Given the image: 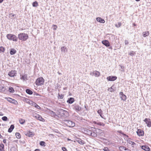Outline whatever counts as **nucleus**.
<instances>
[{
	"instance_id": "nucleus-45",
	"label": "nucleus",
	"mask_w": 151,
	"mask_h": 151,
	"mask_svg": "<svg viewBox=\"0 0 151 151\" xmlns=\"http://www.w3.org/2000/svg\"><path fill=\"white\" fill-rule=\"evenodd\" d=\"M118 25L117 24H115V25L116 27H120L121 25L122 24L121 22H119L118 23Z\"/></svg>"
},
{
	"instance_id": "nucleus-36",
	"label": "nucleus",
	"mask_w": 151,
	"mask_h": 151,
	"mask_svg": "<svg viewBox=\"0 0 151 151\" xmlns=\"http://www.w3.org/2000/svg\"><path fill=\"white\" fill-rule=\"evenodd\" d=\"M64 97V95L62 94H58V99H63Z\"/></svg>"
},
{
	"instance_id": "nucleus-1",
	"label": "nucleus",
	"mask_w": 151,
	"mask_h": 151,
	"mask_svg": "<svg viewBox=\"0 0 151 151\" xmlns=\"http://www.w3.org/2000/svg\"><path fill=\"white\" fill-rule=\"evenodd\" d=\"M57 111L58 114L59 115L63 117H67L69 115V113L67 111L61 109H58Z\"/></svg>"
},
{
	"instance_id": "nucleus-24",
	"label": "nucleus",
	"mask_w": 151,
	"mask_h": 151,
	"mask_svg": "<svg viewBox=\"0 0 151 151\" xmlns=\"http://www.w3.org/2000/svg\"><path fill=\"white\" fill-rule=\"evenodd\" d=\"M17 52L16 50L14 49H11L10 51V53L11 55L15 54Z\"/></svg>"
},
{
	"instance_id": "nucleus-15",
	"label": "nucleus",
	"mask_w": 151,
	"mask_h": 151,
	"mask_svg": "<svg viewBox=\"0 0 151 151\" xmlns=\"http://www.w3.org/2000/svg\"><path fill=\"white\" fill-rule=\"evenodd\" d=\"M137 132V134L139 136H143L144 135V132L141 129H138Z\"/></svg>"
},
{
	"instance_id": "nucleus-50",
	"label": "nucleus",
	"mask_w": 151,
	"mask_h": 151,
	"mask_svg": "<svg viewBox=\"0 0 151 151\" xmlns=\"http://www.w3.org/2000/svg\"><path fill=\"white\" fill-rule=\"evenodd\" d=\"M134 54L133 51H131L129 53V55L131 56H133L134 55Z\"/></svg>"
},
{
	"instance_id": "nucleus-61",
	"label": "nucleus",
	"mask_w": 151,
	"mask_h": 151,
	"mask_svg": "<svg viewBox=\"0 0 151 151\" xmlns=\"http://www.w3.org/2000/svg\"><path fill=\"white\" fill-rule=\"evenodd\" d=\"M0 138H2V136L0 134Z\"/></svg>"
},
{
	"instance_id": "nucleus-64",
	"label": "nucleus",
	"mask_w": 151,
	"mask_h": 151,
	"mask_svg": "<svg viewBox=\"0 0 151 151\" xmlns=\"http://www.w3.org/2000/svg\"><path fill=\"white\" fill-rule=\"evenodd\" d=\"M133 25H134V26H137V24H134V23L133 24Z\"/></svg>"
},
{
	"instance_id": "nucleus-35",
	"label": "nucleus",
	"mask_w": 151,
	"mask_h": 151,
	"mask_svg": "<svg viewBox=\"0 0 151 151\" xmlns=\"http://www.w3.org/2000/svg\"><path fill=\"white\" fill-rule=\"evenodd\" d=\"M5 49L3 47L1 46L0 47V52H4Z\"/></svg>"
},
{
	"instance_id": "nucleus-49",
	"label": "nucleus",
	"mask_w": 151,
	"mask_h": 151,
	"mask_svg": "<svg viewBox=\"0 0 151 151\" xmlns=\"http://www.w3.org/2000/svg\"><path fill=\"white\" fill-rule=\"evenodd\" d=\"M62 149L63 151H68L67 149L64 147H62Z\"/></svg>"
},
{
	"instance_id": "nucleus-5",
	"label": "nucleus",
	"mask_w": 151,
	"mask_h": 151,
	"mask_svg": "<svg viewBox=\"0 0 151 151\" xmlns=\"http://www.w3.org/2000/svg\"><path fill=\"white\" fill-rule=\"evenodd\" d=\"M44 83V80L42 77L38 78L36 80V83L37 85L39 86L43 85Z\"/></svg>"
},
{
	"instance_id": "nucleus-63",
	"label": "nucleus",
	"mask_w": 151,
	"mask_h": 151,
	"mask_svg": "<svg viewBox=\"0 0 151 151\" xmlns=\"http://www.w3.org/2000/svg\"><path fill=\"white\" fill-rule=\"evenodd\" d=\"M4 0H0V3H1Z\"/></svg>"
},
{
	"instance_id": "nucleus-18",
	"label": "nucleus",
	"mask_w": 151,
	"mask_h": 151,
	"mask_svg": "<svg viewBox=\"0 0 151 151\" xmlns=\"http://www.w3.org/2000/svg\"><path fill=\"white\" fill-rule=\"evenodd\" d=\"M35 117L37 119H38L40 121L44 122L45 121V119L39 115H37L36 116H35Z\"/></svg>"
},
{
	"instance_id": "nucleus-57",
	"label": "nucleus",
	"mask_w": 151,
	"mask_h": 151,
	"mask_svg": "<svg viewBox=\"0 0 151 151\" xmlns=\"http://www.w3.org/2000/svg\"><path fill=\"white\" fill-rule=\"evenodd\" d=\"M126 151H131L130 150H129V149H128V148H127L126 149V150H125Z\"/></svg>"
},
{
	"instance_id": "nucleus-26",
	"label": "nucleus",
	"mask_w": 151,
	"mask_h": 151,
	"mask_svg": "<svg viewBox=\"0 0 151 151\" xmlns=\"http://www.w3.org/2000/svg\"><path fill=\"white\" fill-rule=\"evenodd\" d=\"M127 148L123 146H120L119 147V150L121 151H124L126 150Z\"/></svg>"
},
{
	"instance_id": "nucleus-19",
	"label": "nucleus",
	"mask_w": 151,
	"mask_h": 151,
	"mask_svg": "<svg viewBox=\"0 0 151 151\" xmlns=\"http://www.w3.org/2000/svg\"><path fill=\"white\" fill-rule=\"evenodd\" d=\"M96 20L101 23H104L105 22V20L100 17H97L96 19Z\"/></svg>"
},
{
	"instance_id": "nucleus-21",
	"label": "nucleus",
	"mask_w": 151,
	"mask_h": 151,
	"mask_svg": "<svg viewBox=\"0 0 151 151\" xmlns=\"http://www.w3.org/2000/svg\"><path fill=\"white\" fill-rule=\"evenodd\" d=\"M127 142L128 143L131 144L132 146L133 147H135L136 146V144L134 142L130 140H128Z\"/></svg>"
},
{
	"instance_id": "nucleus-55",
	"label": "nucleus",
	"mask_w": 151,
	"mask_h": 151,
	"mask_svg": "<svg viewBox=\"0 0 151 151\" xmlns=\"http://www.w3.org/2000/svg\"><path fill=\"white\" fill-rule=\"evenodd\" d=\"M34 95H36V96L40 95L38 93H35Z\"/></svg>"
},
{
	"instance_id": "nucleus-12",
	"label": "nucleus",
	"mask_w": 151,
	"mask_h": 151,
	"mask_svg": "<svg viewBox=\"0 0 151 151\" xmlns=\"http://www.w3.org/2000/svg\"><path fill=\"white\" fill-rule=\"evenodd\" d=\"M29 104H32V106L36 107L38 109H40L41 108V107L39 106L32 101H31L29 102Z\"/></svg>"
},
{
	"instance_id": "nucleus-37",
	"label": "nucleus",
	"mask_w": 151,
	"mask_h": 151,
	"mask_svg": "<svg viewBox=\"0 0 151 151\" xmlns=\"http://www.w3.org/2000/svg\"><path fill=\"white\" fill-rule=\"evenodd\" d=\"M78 142L80 144L83 145L84 144V142L81 139L78 140Z\"/></svg>"
},
{
	"instance_id": "nucleus-33",
	"label": "nucleus",
	"mask_w": 151,
	"mask_h": 151,
	"mask_svg": "<svg viewBox=\"0 0 151 151\" xmlns=\"http://www.w3.org/2000/svg\"><path fill=\"white\" fill-rule=\"evenodd\" d=\"M40 144L41 146H43L44 147L46 145L45 142L42 141H41L40 142Z\"/></svg>"
},
{
	"instance_id": "nucleus-20",
	"label": "nucleus",
	"mask_w": 151,
	"mask_h": 151,
	"mask_svg": "<svg viewBox=\"0 0 151 151\" xmlns=\"http://www.w3.org/2000/svg\"><path fill=\"white\" fill-rule=\"evenodd\" d=\"M74 101V99L73 98H70L67 101V102L69 104L73 103Z\"/></svg>"
},
{
	"instance_id": "nucleus-58",
	"label": "nucleus",
	"mask_w": 151,
	"mask_h": 151,
	"mask_svg": "<svg viewBox=\"0 0 151 151\" xmlns=\"http://www.w3.org/2000/svg\"><path fill=\"white\" fill-rule=\"evenodd\" d=\"M35 151H40V150L38 149H36L35 150Z\"/></svg>"
},
{
	"instance_id": "nucleus-30",
	"label": "nucleus",
	"mask_w": 151,
	"mask_h": 151,
	"mask_svg": "<svg viewBox=\"0 0 151 151\" xmlns=\"http://www.w3.org/2000/svg\"><path fill=\"white\" fill-rule=\"evenodd\" d=\"M15 135L17 139H20L21 137L20 134L18 132H16Z\"/></svg>"
},
{
	"instance_id": "nucleus-25",
	"label": "nucleus",
	"mask_w": 151,
	"mask_h": 151,
	"mask_svg": "<svg viewBox=\"0 0 151 151\" xmlns=\"http://www.w3.org/2000/svg\"><path fill=\"white\" fill-rule=\"evenodd\" d=\"M102 111L101 109L97 111L98 113L101 116V118L105 119V118L104 117V115H103V116L102 115Z\"/></svg>"
},
{
	"instance_id": "nucleus-14",
	"label": "nucleus",
	"mask_w": 151,
	"mask_h": 151,
	"mask_svg": "<svg viewBox=\"0 0 151 151\" xmlns=\"http://www.w3.org/2000/svg\"><path fill=\"white\" fill-rule=\"evenodd\" d=\"M120 98L122 100L124 101H125L126 100L127 97L122 92H120Z\"/></svg>"
},
{
	"instance_id": "nucleus-31",
	"label": "nucleus",
	"mask_w": 151,
	"mask_h": 151,
	"mask_svg": "<svg viewBox=\"0 0 151 151\" xmlns=\"http://www.w3.org/2000/svg\"><path fill=\"white\" fill-rule=\"evenodd\" d=\"M19 122L20 124H23L25 122V120L22 119H19Z\"/></svg>"
},
{
	"instance_id": "nucleus-39",
	"label": "nucleus",
	"mask_w": 151,
	"mask_h": 151,
	"mask_svg": "<svg viewBox=\"0 0 151 151\" xmlns=\"http://www.w3.org/2000/svg\"><path fill=\"white\" fill-rule=\"evenodd\" d=\"M65 50H66V48L65 47L63 46L61 47V51H63L64 52H65Z\"/></svg>"
},
{
	"instance_id": "nucleus-7",
	"label": "nucleus",
	"mask_w": 151,
	"mask_h": 151,
	"mask_svg": "<svg viewBox=\"0 0 151 151\" xmlns=\"http://www.w3.org/2000/svg\"><path fill=\"white\" fill-rule=\"evenodd\" d=\"M90 74L92 76H94L96 77H98L100 76V73L98 71L95 70L93 71L92 72H91Z\"/></svg>"
},
{
	"instance_id": "nucleus-60",
	"label": "nucleus",
	"mask_w": 151,
	"mask_h": 151,
	"mask_svg": "<svg viewBox=\"0 0 151 151\" xmlns=\"http://www.w3.org/2000/svg\"><path fill=\"white\" fill-rule=\"evenodd\" d=\"M86 105H85V106H84V107L86 109V110H87V109L86 108Z\"/></svg>"
},
{
	"instance_id": "nucleus-38",
	"label": "nucleus",
	"mask_w": 151,
	"mask_h": 151,
	"mask_svg": "<svg viewBox=\"0 0 151 151\" xmlns=\"http://www.w3.org/2000/svg\"><path fill=\"white\" fill-rule=\"evenodd\" d=\"M17 150L16 147L14 146L12 147L10 149L11 151H17Z\"/></svg>"
},
{
	"instance_id": "nucleus-40",
	"label": "nucleus",
	"mask_w": 151,
	"mask_h": 151,
	"mask_svg": "<svg viewBox=\"0 0 151 151\" xmlns=\"http://www.w3.org/2000/svg\"><path fill=\"white\" fill-rule=\"evenodd\" d=\"M38 5V3L37 1H35L32 4V6L34 7H36Z\"/></svg>"
},
{
	"instance_id": "nucleus-53",
	"label": "nucleus",
	"mask_w": 151,
	"mask_h": 151,
	"mask_svg": "<svg viewBox=\"0 0 151 151\" xmlns=\"http://www.w3.org/2000/svg\"><path fill=\"white\" fill-rule=\"evenodd\" d=\"M124 42L125 45H128L129 43L128 41L127 40H125Z\"/></svg>"
},
{
	"instance_id": "nucleus-62",
	"label": "nucleus",
	"mask_w": 151,
	"mask_h": 151,
	"mask_svg": "<svg viewBox=\"0 0 151 151\" xmlns=\"http://www.w3.org/2000/svg\"><path fill=\"white\" fill-rule=\"evenodd\" d=\"M58 73L59 74V75H61V73H60L59 72H58Z\"/></svg>"
},
{
	"instance_id": "nucleus-10",
	"label": "nucleus",
	"mask_w": 151,
	"mask_h": 151,
	"mask_svg": "<svg viewBox=\"0 0 151 151\" xmlns=\"http://www.w3.org/2000/svg\"><path fill=\"white\" fill-rule=\"evenodd\" d=\"M117 77L116 76H110L108 77L106 79L109 81H114L117 79Z\"/></svg>"
},
{
	"instance_id": "nucleus-3",
	"label": "nucleus",
	"mask_w": 151,
	"mask_h": 151,
	"mask_svg": "<svg viewBox=\"0 0 151 151\" xmlns=\"http://www.w3.org/2000/svg\"><path fill=\"white\" fill-rule=\"evenodd\" d=\"M7 38L10 40L17 42L18 40V38L14 35L9 34L6 35Z\"/></svg>"
},
{
	"instance_id": "nucleus-54",
	"label": "nucleus",
	"mask_w": 151,
	"mask_h": 151,
	"mask_svg": "<svg viewBox=\"0 0 151 151\" xmlns=\"http://www.w3.org/2000/svg\"><path fill=\"white\" fill-rule=\"evenodd\" d=\"M52 114L54 116H55L56 115L55 113L53 111H52Z\"/></svg>"
},
{
	"instance_id": "nucleus-44",
	"label": "nucleus",
	"mask_w": 151,
	"mask_h": 151,
	"mask_svg": "<svg viewBox=\"0 0 151 151\" xmlns=\"http://www.w3.org/2000/svg\"><path fill=\"white\" fill-rule=\"evenodd\" d=\"M112 86L111 88H110L108 89V90L110 92H112L115 91V90L113 88Z\"/></svg>"
},
{
	"instance_id": "nucleus-9",
	"label": "nucleus",
	"mask_w": 151,
	"mask_h": 151,
	"mask_svg": "<svg viewBox=\"0 0 151 151\" xmlns=\"http://www.w3.org/2000/svg\"><path fill=\"white\" fill-rule=\"evenodd\" d=\"M17 73V71L15 70H12L11 71L8 73V75L9 76L11 77H13L15 76Z\"/></svg>"
},
{
	"instance_id": "nucleus-4",
	"label": "nucleus",
	"mask_w": 151,
	"mask_h": 151,
	"mask_svg": "<svg viewBox=\"0 0 151 151\" xmlns=\"http://www.w3.org/2000/svg\"><path fill=\"white\" fill-rule=\"evenodd\" d=\"M64 121V123L66 125L69 127H73L75 126V123L71 121L65 120Z\"/></svg>"
},
{
	"instance_id": "nucleus-46",
	"label": "nucleus",
	"mask_w": 151,
	"mask_h": 151,
	"mask_svg": "<svg viewBox=\"0 0 151 151\" xmlns=\"http://www.w3.org/2000/svg\"><path fill=\"white\" fill-rule=\"evenodd\" d=\"M9 17H14V18L15 17H16V16L15 14H9Z\"/></svg>"
},
{
	"instance_id": "nucleus-6",
	"label": "nucleus",
	"mask_w": 151,
	"mask_h": 151,
	"mask_svg": "<svg viewBox=\"0 0 151 151\" xmlns=\"http://www.w3.org/2000/svg\"><path fill=\"white\" fill-rule=\"evenodd\" d=\"M5 99H6L10 103L14 104L15 105H17L18 104L17 101L15 99L9 97H5Z\"/></svg>"
},
{
	"instance_id": "nucleus-47",
	"label": "nucleus",
	"mask_w": 151,
	"mask_h": 151,
	"mask_svg": "<svg viewBox=\"0 0 151 151\" xmlns=\"http://www.w3.org/2000/svg\"><path fill=\"white\" fill-rule=\"evenodd\" d=\"M21 79L25 80L26 79V76H22L21 77Z\"/></svg>"
},
{
	"instance_id": "nucleus-11",
	"label": "nucleus",
	"mask_w": 151,
	"mask_h": 151,
	"mask_svg": "<svg viewBox=\"0 0 151 151\" xmlns=\"http://www.w3.org/2000/svg\"><path fill=\"white\" fill-rule=\"evenodd\" d=\"M144 121L147 124V126L149 127H151V121L149 118H145Z\"/></svg>"
},
{
	"instance_id": "nucleus-59",
	"label": "nucleus",
	"mask_w": 151,
	"mask_h": 151,
	"mask_svg": "<svg viewBox=\"0 0 151 151\" xmlns=\"http://www.w3.org/2000/svg\"><path fill=\"white\" fill-rule=\"evenodd\" d=\"M93 123L94 124H97V123H97V122H96V121H94L93 122Z\"/></svg>"
},
{
	"instance_id": "nucleus-16",
	"label": "nucleus",
	"mask_w": 151,
	"mask_h": 151,
	"mask_svg": "<svg viewBox=\"0 0 151 151\" xmlns=\"http://www.w3.org/2000/svg\"><path fill=\"white\" fill-rule=\"evenodd\" d=\"M25 135L28 137H33L34 135L35 134L34 132H31L30 131H28L27 132Z\"/></svg>"
},
{
	"instance_id": "nucleus-42",
	"label": "nucleus",
	"mask_w": 151,
	"mask_h": 151,
	"mask_svg": "<svg viewBox=\"0 0 151 151\" xmlns=\"http://www.w3.org/2000/svg\"><path fill=\"white\" fill-rule=\"evenodd\" d=\"M2 119L4 121H6L8 120V118L6 116H4L2 118Z\"/></svg>"
},
{
	"instance_id": "nucleus-52",
	"label": "nucleus",
	"mask_w": 151,
	"mask_h": 151,
	"mask_svg": "<svg viewBox=\"0 0 151 151\" xmlns=\"http://www.w3.org/2000/svg\"><path fill=\"white\" fill-rule=\"evenodd\" d=\"M53 26L54 27V28H53L54 29V30L56 29L57 27L56 25H55L54 24V25H53Z\"/></svg>"
},
{
	"instance_id": "nucleus-22",
	"label": "nucleus",
	"mask_w": 151,
	"mask_h": 151,
	"mask_svg": "<svg viewBox=\"0 0 151 151\" xmlns=\"http://www.w3.org/2000/svg\"><path fill=\"white\" fill-rule=\"evenodd\" d=\"M84 132L86 134H87L88 135H90L91 134V131L90 130L88 129H85L84 130Z\"/></svg>"
},
{
	"instance_id": "nucleus-17",
	"label": "nucleus",
	"mask_w": 151,
	"mask_h": 151,
	"mask_svg": "<svg viewBox=\"0 0 151 151\" xmlns=\"http://www.w3.org/2000/svg\"><path fill=\"white\" fill-rule=\"evenodd\" d=\"M142 148L146 151H149L150 149L149 147L147 145H143L142 146Z\"/></svg>"
},
{
	"instance_id": "nucleus-23",
	"label": "nucleus",
	"mask_w": 151,
	"mask_h": 151,
	"mask_svg": "<svg viewBox=\"0 0 151 151\" xmlns=\"http://www.w3.org/2000/svg\"><path fill=\"white\" fill-rule=\"evenodd\" d=\"M14 126L13 124H12L11 125L10 128L8 129V132H12L14 128Z\"/></svg>"
},
{
	"instance_id": "nucleus-41",
	"label": "nucleus",
	"mask_w": 151,
	"mask_h": 151,
	"mask_svg": "<svg viewBox=\"0 0 151 151\" xmlns=\"http://www.w3.org/2000/svg\"><path fill=\"white\" fill-rule=\"evenodd\" d=\"M97 124L99 125L100 126H104L105 125V124H104L103 123H101V122H99L97 123Z\"/></svg>"
},
{
	"instance_id": "nucleus-48",
	"label": "nucleus",
	"mask_w": 151,
	"mask_h": 151,
	"mask_svg": "<svg viewBox=\"0 0 151 151\" xmlns=\"http://www.w3.org/2000/svg\"><path fill=\"white\" fill-rule=\"evenodd\" d=\"M104 151H109L108 148L107 147H104L103 149Z\"/></svg>"
},
{
	"instance_id": "nucleus-43",
	"label": "nucleus",
	"mask_w": 151,
	"mask_h": 151,
	"mask_svg": "<svg viewBox=\"0 0 151 151\" xmlns=\"http://www.w3.org/2000/svg\"><path fill=\"white\" fill-rule=\"evenodd\" d=\"M118 132L119 133H120V134H123L124 136H127V137H128V135H127L126 134H124V133H123L122 132V131H121V130L119 131H118Z\"/></svg>"
},
{
	"instance_id": "nucleus-28",
	"label": "nucleus",
	"mask_w": 151,
	"mask_h": 151,
	"mask_svg": "<svg viewBox=\"0 0 151 151\" xmlns=\"http://www.w3.org/2000/svg\"><path fill=\"white\" fill-rule=\"evenodd\" d=\"M90 135L92 137H96L97 136V134L96 132H91V134Z\"/></svg>"
},
{
	"instance_id": "nucleus-29",
	"label": "nucleus",
	"mask_w": 151,
	"mask_h": 151,
	"mask_svg": "<svg viewBox=\"0 0 151 151\" xmlns=\"http://www.w3.org/2000/svg\"><path fill=\"white\" fill-rule=\"evenodd\" d=\"M0 150L1 151H4V146L3 144H1L0 145Z\"/></svg>"
},
{
	"instance_id": "nucleus-32",
	"label": "nucleus",
	"mask_w": 151,
	"mask_h": 151,
	"mask_svg": "<svg viewBox=\"0 0 151 151\" xmlns=\"http://www.w3.org/2000/svg\"><path fill=\"white\" fill-rule=\"evenodd\" d=\"M9 90L10 92L12 93H14V88L11 87H9Z\"/></svg>"
},
{
	"instance_id": "nucleus-8",
	"label": "nucleus",
	"mask_w": 151,
	"mask_h": 151,
	"mask_svg": "<svg viewBox=\"0 0 151 151\" xmlns=\"http://www.w3.org/2000/svg\"><path fill=\"white\" fill-rule=\"evenodd\" d=\"M73 106L74 107L73 109L76 111H80L81 110V107L78 104H75Z\"/></svg>"
},
{
	"instance_id": "nucleus-27",
	"label": "nucleus",
	"mask_w": 151,
	"mask_h": 151,
	"mask_svg": "<svg viewBox=\"0 0 151 151\" xmlns=\"http://www.w3.org/2000/svg\"><path fill=\"white\" fill-rule=\"evenodd\" d=\"M26 92L27 93L30 95L32 94L33 93L32 91L29 89H27Z\"/></svg>"
},
{
	"instance_id": "nucleus-56",
	"label": "nucleus",
	"mask_w": 151,
	"mask_h": 151,
	"mask_svg": "<svg viewBox=\"0 0 151 151\" xmlns=\"http://www.w3.org/2000/svg\"><path fill=\"white\" fill-rule=\"evenodd\" d=\"M3 142L4 143H6V139H4L3 140Z\"/></svg>"
},
{
	"instance_id": "nucleus-51",
	"label": "nucleus",
	"mask_w": 151,
	"mask_h": 151,
	"mask_svg": "<svg viewBox=\"0 0 151 151\" xmlns=\"http://www.w3.org/2000/svg\"><path fill=\"white\" fill-rule=\"evenodd\" d=\"M25 100L28 103H29V102H30V101L28 99L26 98L25 99Z\"/></svg>"
},
{
	"instance_id": "nucleus-13",
	"label": "nucleus",
	"mask_w": 151,
	"mask_h": 151,
	"mask_svg": "<svg viewBox=\"0 0 151 151\" xmlns=\"http://www.w3.org/2000/svg\"><path fill=\"white\" fill-rule=\"evenodd\" d=\"M102 43L106 47H108L110 46V43L109 41L107 40H103L102 41Z\"/></svg>"
},
{
	"instance_id": "nucleus-34",
	"label": "nucleus",
	"mask_w": 151,
	"mask_h": 151,
	"mask_svg": "<svg viewBox=\"0 0 151 151\" xmlns=\"http://www.w3.org/2000/svg\"><path fill=\"white\" fill-rule=\"evenodd\" d=\"M149 35V32H146L143 35V36L145 37L146 36H147Z\"/></svg>"
},
{
	"instance_id": "nucleus-2",
	"label": "nucleus",
	"mask_w": 151,
	"mask_h": 151,
	"mask_svg": "<svg viewBox=\"0 0 151 151\" xmlns=\"http://www.w3.org/2000/svg\"><path fill=\"white\" fill-rule=\"evenodd\" d=\"M18 38L20 40L22 41H26L28 38L29 36L27 34L24 33H20L18 35Z\"/></svg>"
}]
</instances>
